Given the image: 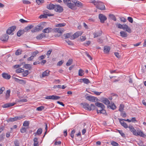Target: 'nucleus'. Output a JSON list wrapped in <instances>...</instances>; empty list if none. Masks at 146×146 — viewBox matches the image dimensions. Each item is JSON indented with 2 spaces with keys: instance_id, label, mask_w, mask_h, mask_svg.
<instances>
[{
  "instance_id": "f257e3e1",
  "label": "nucleus",
  "mask_w": 146,
  "mask_h": 146,
  "mask_svg": "<svg viewBox=\"0 0 146 146\" xmlns=\"http://www.w3.org/2000/svg\"><path fill=\"white\" fill-rule=\"evenodd\" d=\"M95 105L98 107L100 108V110L97 109V113H100L104 114L106 113V111L104 110L105 106L103 104L97 102L95 103Z\"/></svg>"
},
{
  "instance_id": "f03ea898",
  "label": "nucleus",
  "mask_w": 146,
  "mask_h": 146,
  "mask_svg": "<svg viewBox=\"0 0 146 146\" xmlns=\"http://www.w3.org/2000/svg\"><path fill=\"white\" fill-rule=\"evenodd\" d=\"M96 7L98 9L101 10H104L105 8L104 3L102 2H98V3L96 4Z\"/></svg>"
},
{
  "instance_id": "7ed1b4c3",
  "label": "nucleus",
  "mask_w": 146,
  "mask_h": 146,
  "mask_svg": "<svg viewBox=\"0 0 146 146\" xmlns=\"http://www.w3.org/2000/svg\"><path fill=\"white\" fill-rule=\"evenodd\" d=\"M60 98V96L55 95L47 96L45 97L46 99H50L53 100H58Z\"/></svg>"
},
{
  "instance_id": "20e7f679",
  "label": "nucleus",
  "mask_w": 146,
  "mask_h": 146,
  "mask_svg": "<svg viewBox=\"0 0 146 146\" xmlns=\"http://www.w3.org/2000/svg\"><path fill=\"white\" fill-rule=\"evenodd\" d=\"M82 33V31H77L72 36H71L70 39H74L75 38L78 37L80 36H81Z\"/></svg>"
},
{
  "instance_id": "39448f33",
  "label": "nucleus",
  "mask_w": 146,
  "mask_h": 146,
  "mask_svg": "<svg viewBox=\"0 0 146 146\" xmlns=\"http://www.w3.org/2000/svg\"><path fill=\"white\" fill-rule=\"evenodd\" d=\"M54 9L56 11L59 13L62 12L63 10L62 7L59 5H55Z\"/></svg>"
},
{
  "instance_id": "423d86ee",
  "label": "nucleus",
  "mask_w": 146,
  "mask_h": 146,
  "mask_svg": "<svg viewBox=\"0 0 146 146\" xmlns=\"http://www.w3.org/2000/svg\"><path fill=\"white\" fill-rule=\"evenodd\" d=\"M16 29V27L15 26H13L9 27L7 30L6 33L7 34L10 35Z\"/></svg>"
},
{
  "instance_id": "0eeeda50",
  "label": "nucleus",
  "mask_w": 146,
  "mask_h": 146,
  "mask_svg": "<svg viewBox=\"0 0 146 146\" xmlns=\"http://www.w3.org/2000/svg\"><path fill=\"white\" fill-rule=\"evenodd\" d=\"M99 18L101 22L102 23H104L105 21L107 19L105 15L102 14H99Z\"/></svg>"
},
{
  "instance_id": "6e6552de",
  "label": "nucleus",
  "mask_w": 146,
  "mask_h": 146,
  "mask_svg": "<svg viewBox=\"0 0 146 146\" xmlns=\"http://www.w3.org/2000/svg\"><path fill=\"white\" fill-rule=\"evenodd\" d=\"M81 105L83 106V107L85 110L89 111L91 110L89 104L86 103H83L81 104Z\"/></svg>"
},
{
  "instance_id": "1a4fd4ad",
  "label": "nucleus",
  "mask_w": 146,
  "mask_h": 146,
  "mask_svg": "<svg viewBox=\"0 0 146 146\" xmlns=\"http://www.w3.org/2000/svg\"><path fill=\"white\" fill-rule=\"evenodd\" d=\"M9 38V36L7 34L2 35L0 38V40L4 42L7 41Z\"/></svg>"
},
{
  "instance_id": "9d476101",
  "label": "nucleus",
  "mask_w": 146,
  "mask_h": 146,
  "mask_svg": "<svg viewBox=\"0 0 146 146\" xmlns=\"http://www.w3.org/2000/svg\"><path fill=\"white\" fill-rule=\"evenodd\" d=\"M53 30L55 33H58L60 34L62 33L64 31V29L61 28H54Z\"/></svg>"
},
{
  "instance_id": "9b49d317",
  "label": "nucleus",
  "mask_w": 146,
  "mask_h": 146,
  "mask_svg": "<svg viewBox=\"0 0 146 146\" xmlns=\"http://www.w3.org/2000/svg\"><path fill=\"white\" fill-rule=\"evenodd\" d=\"M74 2L75 4V6H76L79 7H82L83 6V3L79 1H75Z\"/></svg>"
},
{
  "instance_id": "f8f14e48",
  "label": "nucleus",
  "mask_w": 146,
  "mask_h": 146,
  "mask_svg": "<svg viewBox=\"0 0 146 146\" xmlns=\"http://www.w3.org/2000/svg\"><path fill=\"white\" fill-rule=\"evenodd\" d=\"M123 29L129 33H131V31L130 28L125 24H123Z\"/></svg>"
},
{
  "instance_id": "ddd939ff",
  "label": "nucleus",
  "mask_w": 146,
  "mask_h": 146,
  "mask_svg": "<svg viewBox=\"0 0 146 146\" xmlns=\"http://www.w3.org/2000/svg\"><path fill=\"white\" fill-rule=\"evenodd\" d=\"M2 76L3 78L7 80L10 79L11 77L10 75L5 72L2 73Z\"/></svg>"
},
{
  "instance_id": "4468645a",
  "label": "nucleus",
  "mask_w": 146,
  "mask_h": 146,
  "mask_svg": "<svg viewBox=\"0 0 146 146\" xmlns=\"http://www.w3.org/2000/svg\"><path fill=\"white\" fill-rule=\"evenodd\" d=\"M14 104H15L11 103H7L3 105L2 107L4 108H5L10 106H13L14 105Z\"/></svg>"
},
{
  "instance_id": "2eb2a0df",
  "label": "nucleus",
  "mask_w": 146,
  "mask_h": 146,
  "mask_svg": "<svg viewBox=\"0 0 146 146\" xmlns=\"http://www.w3.org/2000/svg\"><path fill=\"white\" fill-rule=\"evenodd\" d=\"M95 98L93 96H87L86 98L88 100L92 102H95Z\"/></svg>"
},
{
  "instance_id": "dca6fc26",
  "label": "nucleus",
  "mask_w": 146,
  "mask_h": 146,
  "mask_svg": "<svg viewBox=\"0 0 146 146\" xmlns=\"http://www.w3.org/2000/svg\"><path fill=\"white\" fill-rule=\"evenodd\" d=\"M134 135L136 136L139 135L143 137L145 136V134L141 131H139L137 132L136 131L135 134Z\"/></svg>"
},
{
  "instance_id": "f3484780",
  "label": "nucleus",
  "mask_w": 146,
  "mask_h": 146,
  "mask_svg": "<svg viewBox=\"0 0 146 146\" xmlns=\"http://www.w3.org/2000/svg\"><path fill=\"white\" fill-rule=\"evenodd\" d=\"M50 71L46 70L42 74V77H44L46 76H48L49 75Z\"/></svg>"
},
{
  "instance_id": "a211bd4d",
  "label": "nucleus",
  "mask_w": 146,
  "mask_h": 146,
  "mask_svg": "<svg viewBox=\"0 0 146 146\" xmlns=\"http://www.w3.org/2000/svg\"><path fill=\"white\" fill-rule=\"evenodd\" d=\"M52 29L51 28L48 27L46 28L42 31V32L44 33H48L51 32Z\"/></svg>"
},
{
  "instance_id": "6ab92c4d",
  "label": "nucleus",
  "mask_w": 146,
  "mask_h": 146,
  "mask_svg": "<svg viewBox=\"0 0 146 146\" xmlns=\"http://www.w3.org/2000/svg\"><path fill=\"white\" fill-rule=\"evenodd\" d=\"M128 127L129 128V130L134 135L135 134L136 131L133 127L131 125H130Z\"/></svg>"
},
{
  "instance_id": "aec40b11",
  "label": "nucleus",
  "mask_w": 146,
  "mask_h": 146,
  "mask_svg": "<svg viewBox=\"0 0 146 146\" xmlns=\"http://www.w3.org/2000/svg\"><path fill=\"white\" fill-rule=\"evenodd\" d=\"M55 5H53L52 4L50 3L49 5L46 6V8L48 9L51 10L54 9Z\"/></svg>"
},
{
  "instance_id": "412c9836",
  "label": "nucleus",
  "mask_w": 146,
  "mask_h": 146,
  "mask_svg": "<svg viewBox=\"0 0 146 146\" xmlns=\"http://www.w3.org/2000/svg\"><path fill=\"white\" fill-rule=\"evenodd\" d=\"M110 49V47L108 46H105L104 47V52L105 53H108Z\"/></svg>"
},
{
  "instance_id": "4be33fe9",
  "label": "nucleus",
  "mask_w": 146,
  "mask_h": 146,
  "mask_svg": "<svg viewBox=\"0 0 146 146\" xmlns=\"http://www.w3.org/2000/svg\"><path fill=\"white\" fill-rule=\"evenodd\" d=\"M67 6L69 8L71 9L72 10H74L75 9V4H74L71 3V2L70 3L68 4Z\"/></svg>"
},
{
  "instance_id": "5701e85b",
  "label": "nucleus",
  "mask_w": 146,
  "mask_h": 146,
  "mask_svg": "<svg viewBox=\"0 0 146 146\" xmlns=\"http://www.w3.org/2000/svg\"><path fill=\"white\" fill-rule=\"evenodd\" d=\"M120 34V36L123 37H126L127 36V33L125 31H121Z\"/></svg>"
},
{
  "instance_id": "b1692460",
  "label": "nucleus",
  "mask_w": 146,
  "mask_h": 146,
  "mask_svg": "<svg viewBox=\"0 0 146 146\" xmlns=\"http://www.w3.org/2000/svg\"><path fill=\"white\" fill-rule=\"evenodd\" d=\"M38 139L37 137H35L33 139V141L34 142V146H38Z\"/></svg>"
},
{
  "instance_id": "393cba45",
  "label": "nucleus",
  "mask_w": 146,
  "mask_h": 146,
  "mask_svg": "<svg viewBox=\"0 0 146 146\" xmlns=\"http://www.w3.org/2000/svg\"><path fill=\"white\" fill-rule=\"evenodd\" d=\"M45 36V35L42 33L36 36V38L37 39H42Z\"/></svg>"
},
{
  "instance_id": "a878e982",
  "label": "nucleus",
  "mask_w": 146,
  "mask_h": 146,
  "mask_svg": "<svg viewBox=\"0 0 146 146\" xmlns=\"http://www.w3.org/2000/svg\"><path fill=\"white\" fill-rule=\"evenodd\" d=\"M16 119V121L20 120L21 119H23V118L25 117V116L23 115H19L15 117Z\"/></svg>"
},
{
  "instance_id": "bb28decb",
  "label": "nucleus",
  "mask_w": 146,
  "mask_h": 146,
  "mask_svg": "<svg viewBox=\"0 0 146 146\" xmlns=\"http://www.w3.org/2000/svg\"><path fill=\"white\" fill-rule=\"evenodd\" d=\"M81 80H82V82L84 83L88 84L90 83V81L88 79L84 78L81 79Z\"/></svg>"
},
{
  "instance_id": "cd10ccee",
  "label": "nucleus",
  "mask_w": 146,
  "mask_h": 146,
  "mask_svg": "<svg viewBox=\"0 0 146 146\" xmlns=\"http://www.w3.org/2000/svg\"><path fill=\"white\" fill-rule=\"evenodd\" d=\"M11 91L10 90H8L7 91L5 95V99L7 100L10 96V93Z\"/></svg>"
},
{
  "instance_id": "c85d7f7f",
  "label": "nucleus",
  "mask_w": 146,
  "mask_h": 146,
  "mask_svg": "<svg viewBox=\"0 0 146 146\" xmlns=\"http://www.w3.org/2000/svg\"><path fill=\"white\" fill-rule=\"evenodd\" d=\"M102 102L106 105H108L110 104V101L109 100L106 98H104L102 100Z\"/></svg>"
},
{
  "instance_id": "c756f323",
  "label": "nucleus",
  "mask_w": 146,
  "mask_h": 146,
  "mask_svg": "<svg viewBox=\"0 0 146 146\" xmlns=\"http://www.w3.org/2000/svg\"><path fill=\"white\" fill-rule=\"evenodd\" d=\"M24 32L25 31L23 30H20L17 32V35L18 36H20L24 33Z\"/></svg>"
},
{
  "instance_id": "7c9ffc66",
  "label": "nucleus",
  "mask_w": 146,
  "mask_h": 146,
  "mask_svg": "<svg viewBox=\"0 0 146 146\" xmlns=\"http://www.w3.org/2000/svg\"><path fill=\"white\" fill-rule=\"evenodd\" d=\"M108 108H110L113 110H114L116 108V106L113 103L112 104L108 106Z\"/></svg>"
},
{
  "instance_id": "2f4dec72",
  "label": "nucleus",
  "mask_w": 146,
  "mask_h": 146,
  "mask_svg": "<svg viewBox=\"0 0 146 146\" xmlns=\"http://www.w3.org/2000/svg\"><path fill=\"white\" fill-rule=\"evenodd\" d=\"M33 26L32 25H30L27 26V27H25V31H27L28 30H29L33 28Z\"/></svg>"
},
{
  "instance_id": "473e14b6",
  "label": "nucleus",
  "mask_w": 146,
  "mask_h": 146,
  "mask_svg": "<svg viewBox=\"0 0 146 146\" xmlns=\"http://www.w3.org/2000/svg\"><path fill=\"white\" fill-rule=\"evenodd\" d=\"M42 131V129L41 128H39L38 129L36 132L35 133V134L36 135H40L41 134Z\"/></svg>"
},
{
  "instance_id": "72a5a7b5",
  "label": "nucleus",
  "mask_w": 146,
  "mask_h": 146,
  "mask_svg": "<svg viewBox=\"0 0 146 146\" xmlns=\"http://www.w3.org/2000/svg\"><path fill=\"white\" fill-rule=\"evenodd\" d=\"M64 36L65 37V38H71V34L70 33H68L66 34H64Z\"/></svg>"
},
{
  "instance_id": "f704fd0d",
  "label": "nucleus",
  "mask_w": 146,
  "mask_h": 146,
  "mask_svg": "<svg viewBox=\"0 0 146 146\" xmlns=\"http://www.w3.org/2000/svg\"><path fill=\"white\" fill-rule=\"evenodd\" d=\"M73 60L72 59H70L66 63V65L67 66H69L72 63Z\"/></svg>"
},
{
  "instance_id": "c9c22d12",
  "label": "nucleus",
  "mask_w": 146,
  "mask_h": 146,
  "mask_svg": "<svg viewBox=\"0 0 146 146\" xmlns=\"http://www.w3.org/2000/svg\"><path fill=\"white\" fill-rule=\"evenodd\" d=\"M38 29V26L37 25L31 30V31L33 33L39 31Z\"/></svg>"
},
{
  "instance_id": "e433bc0d",
  "label": "nucleus",
  "mask_w": 146,
  "mask_h": 146,
  "mask_svg": "<svg viewBox=\"0 0 146 146\" xmlns=\"http://www.w3.org/2000/svg\"><path fill=\"white\" fill-rule=\"evenodd\" d=\"M66 24L65 23H62L60 24H57L55 25V27H62L65 26Z\"/></svg>"
},
{
  "instance_id": "4c0bfd02",
  "label": "nucleus",
  "mask_w": 146,
  "mask_h": 146,
  "mask_svg": "<svg viewBox=\"0 0 146 146\" xmlns=\"http://www.w3.org/2000/svg\"><path fill=\"white\" fill-rule=\"evenodd\" d=\"M101 33L99 32L95 33H94V38L97 37L101 36Z\"/></svg>"
},
{
  "instance_id": "58836bf2",
  "label": "nucleus",
  "mask_w": 146,
  "mask_h": 146,
  "mask_svg": "<svg viewBox=\"0 0 146 146\" xmlns=\"http://www.w3.org/2000/svg\"><path fill=\"white\" fill-rule=\"evenodd\" d=\"M38 51L37 50H36V51L32 52V56L33 57H35L37 55V54H38Z\"/></svg>"
},
{
  "instance_id": "ea45409f",
  "label": "nucleus",
  "mask_w": 146,
  "mask_h": 146,
  "mask_svg": "<svg viewBox=\"0 0 146 146\" xmlns=\"http://www.w3.org/2000/svg\"><path fill=\"white\" fill-rule=\"evenodd\" d=\"M24 67L26 69H28L31 70V65L30 64H25L24 65Z\"/></svg>"
},
{
  "instance_id": "a19ab883",
  "label": "nucleus",
  "mask_w": 146,
  "mask_h": 146,
  "mask_svg": "<svg viewBox=\"0 0 146 146\" xmlns=\"http://www.w3.org/2000/svg\"><path fill=\"white\" fill-rule=\"evenodd\" d=\"M84 71L82 69H80L79 70L78 72V75L80 76H82L84 75Z\"/></svg>"
},
{
  "instance_id": "79ce46f5",
  "label": "nucleus",
  "mask_w": 146,
  "mask_h": 146,
  "mask_svg": "<svg viewBox=\"0 0 146 146\" xmlns=\"http://www.w3.org/2000/svg\"><path fill=\"white\" fill-rule=\"evenodd\" d=\"M124 105L123 104H120L119 109V111L122 112L124 110Z\"/></svg>"
},
{
  "instance_id": "37998d69",
  "label": "nucleus",
  "mask_w": 146,
  "mask_h": 146,
  "mask_svg": "<svg viewBox=\"0 0 146 146\" xmlns=\"http://www.w3.org/2000/svg\"><path fill=\"white\" fill-rule=\"evenodd\" d=\"M14 78L15 81L20 83H21L24 82V80H20L16 78Z\"/></svg>"
},
{
  "instance_id": "c03bdc74",
  "label": "nucleus",
  "mask_w": 146,
  "mask_h": 146,
  "mask_svg": "<svg viewBox=\"0 0 146 146\" xmlns=\"http://www.w3.org/2000/svg\"><path fill=\"white\" fill-rule=\"evenodd\" d=\"M115 25L117 26V27L118 28L120 29H123V24L122 25L120 23H116Z\"/></svg>"
},
{
  "instance_id": "a18cd8bd",
  "label": "nucleus",
  "mask_w": 146,
  "mask_h": 146,
  "mask_svg": "<svg viewBox=\"0 0 146 146\" xmlns=\"http://www.w3.org/2000/svg\"><path fill=\"white\" fill-rule=\"evenodd\" d=\"M109 17L112 20L115 21H116V18L112 14H110L109 15Z\"/></svg>"
},
{
  "instance_id": "49530a36",
  "label": "nucleus",
  "mask_w": 146,
  "mask_h": 146,
  "mask_svg": "<svg viewBox=\"0 0 146 146\" xmlns=\"http://www.w3.org/2000/svg\"><path fill=\"white\" fill-rule=\"evenodd\" d=\"M24 71L23 69L20 68L17 69L16 70V72L17 73H21L23 72Z\"/></svg>"
},
{
  "instance_id": "de8ad7c7",
  "label": "nucleus",
  "mask_w": 146,
  "mask_h": 146,
  "mask_svg": "<svg viewBox=\"0 0 146 146\" xmlns=\"http://www.w3.org/2000/svg\"><path fill=\"white\" fill-rule=\"evenodd\" d=\"M111 144L113 146H119V144L117 142L112 141L111 142Z\"/></svg>"
},
{
  "instance_id": "09e8293b",
  "label": "nucleus",
  "mask_w": 146,
  "mask_h": 146,
  "mask_svg": "<svg viewBox=\"0 0 146 146\" xmlns=\"http://www.w3.org/2000/svg\"><path fill=\"white\" fill-rule=\"evenodd\" d=\"M36 2L38 5H40L44 2V0H36Z\"/></svg>"
},
{
  "instance_id": "8fccbe9b",
  "label": "nucleus",
  "mask_w": 146,
  "mask_h": 146,
  "mask_svg": "<svg viewBox=\"0 0 146 146\" xmlns=\"http://www.w3.org/2000/svg\"><path fill=\"white\" fill-rule=\"evenodd\" d=\"M44 107L43 106H40L38 107L36 110L38 111H41L44 109Z\"/></svg>"
},
{
  "instance_id": "3c124183",
  "label": "nucleus",
  "mask_w": 146,
  "mask_h": 146,
  "mask_svg": "<svg viewBox=\"0 0 146 146\" xmlns=\"http://www.w3.org/2000/svg\"><path fill=\"white\" fill-rule=\"evenodd\" d=\"M23 73V76H27L29 74V71L28 70H26Z\"/></svg>"
},
{
  "instance_id": "603ef678",
  "label": "nucleus",
  "mask_w": 146,
  "mask_h": 146,
  "mask_svg": "<svg viewBox=\"0 0 146 146\" xmlns=\"http://www.w3.org/2000/svg\"><path fill=\"white\" fill-rule=\"evenodd\" d=\"M14 143L15 146H19V142L17 140H16L14 141Z\"/></svg>"
},
{
  "instance_id": "864d4df0",
  "label": "nucleus",
  "mask_w": 146,
  "mask_h": 146,
  "mask_svg": "<svg viewBox=\"0 0 146 146\" xmlns=\"http://www.w3.org/2000/svg\"><path fill=\"white\" fill-rule=\"evenodd\" d=\"M118 132L120 134L121 136L123 137H125V134L123 132V131L121 130H118Z\"/></svg>"
},
{
  "instance_id": "5fc2aeb1",
  "label": "nucleus",
  "mask_w": 146,
  "mask_h": 146,
  "mask_svg": "<svg viewBox=\"0 0 146 146\" xmlns=\"http://www.w3.org/2000/svg\"><path fill=\"white\" fill-rule=\"evenodd\" d=\"M29 125V121H25L23 123V125L25 126H28Z\"/></svg>"
},
{
  "instance_id": "6e6d98bb",
  "label": "nucleus",
  "mask_w": 146,
  "mask_h": 146,
  "mask_svg": "<svg viewBox=\"0 0 146 146\" xmlns=\"http://www.w3.org/2000/svg\"><path fill=\"white\" fill-rule=\"evenodd\" d=\"M40 18H47V15L46 14H44L43 15H41L40 16Z\"/></svg>"
},
{
  "instance_id": "4d7b16f0",
  "label": "nucleus",
  "mask_w": 146,
  "mask_h": 146,
  "mask_svg": "<svg viewBox=\"0 0 146 146\" xmlns=\"http://www.w3.org/2000/svg\"><path fill=\"white\" fill-rule=\"evenodd\" d=\"M63 2L65 4L67 5L68 4L70 3L71 1L70 0H63Z\"/></svg>"
},
{
  "instance_id": "13d9d810",
  "label": "nucleus",
  "mask_w": 146,
  "mask_h": 146,
  "mask_svg": "<svg viewBox=\"0 0 146 146\" xmlns=\"http://www.w3.org/2000/svg\"><path fill=\"white\" fill-rule=\"evenodd\" d=\"M75 130L74 129H73L72 130L70 133V136L72 139L74 138V134L75 133Z\"/></svg>"
},
{
  "instance_id": "bf43d9fd",
  "label": "nucleus",
  "mask_w": 146,
  "mask_h": 146,
  "mask_svg": "<svg viewBox=\"0 0 146 146\" xmlns=\"http://www.w3.org/2000/svg\"><path fill=\"white\" fill-rule=\"evenodd\" d=\"M5 135L4 134H2L0 135V141H2L3 140L4 137Z\"/></svg>"
},
{
  "instance_id": "052dcab7",
  "label": "nucleus",
  "mask_w": 146,
  "mask_h": 146,
  "mask_svg": "<svg viewBox=\"0 0 146 146\" xmlns=\"http://www.w3.org/2000/svg\"><path fill=\"white\" fill-rule=\"evenodd\" d=\"M23 2L24 4H29L31 3V2L27 0H23Z\"/></svg>"
},
{
  "instance_id": "680f3d73",
  "label": "nucleus",
  "mask_w": 146,
  "mask_h": 146,
  "mask_svg": "<svg viewBox=\"0 0 146 146\" xmlns=\"http://www.w3.org/2000/svg\"><path fill=\"white\" fill-rule=\"evenodd\" d=\"M38 29L39 31L42 30L44 28L43 26L42 25H38Z\"/></svg>"
},
{
  "instance_id": "e2e57ef3",
  "label": "nucleus",
  "mask_w": 146,
  "mask_h": 146,
  "mask_svg": "<svg viewBox=\"0 0 146 146\" xmlns=\"http://www.w3.org/2000/svg\"><path fill=\"white\" fill-rule=\"evenodd\" d=\"M26 129L25 127H22L21 129V132L22 133H24L26 132Z\"/></svg>"
},
{
  "instance_id": "0e129e2a",
  "label": "nucleus",
  "mask_w": 146,
  "mask_h": 146,
  "mask_svg": "<svg viewBox=\"0 0 146 146\" xmlns=\"http://www.w3.org/2000/svg\"><path fill=\"white\" fill-rule=\"evenodd\" d=\"M127 20L129 22L132 23L133 22V18L131 17H128L127 18Z\"/></svg>"
},
{
  "instance_id": "69168bd1",
  "label": "nucleus",
  "mask_w": 146,
  "mask_h": 146,
  "mask_svg": "<svg viewBox=\"0 0 146 146\" xmlns=\"http://www.w3.org/2000/svg\"><path fill=\"white\" fill-rule=\"evenodd\" d=\"M121 116L123 117H126L127 115L126 113L125 112H123L122 111L121 112Z\"/></svg>"
},
{
  "instance_id": "338daca9",
  "label": "nucleus",
  "mask_w": 146,
  "mask_h": 146,
  "mask_svg": "<svg viewBox=\"0 0 146 146\" xmlns=\"http://www.w3.org/2000/svg\"><path fill=\"white\" fill-rule=\"evenodd\" d=\"M9 121L11 122H13L15 121H16L15 117L13 118H10L9 119Z\"/></svg>"
},
{
  "instance_id": "774afa93",
  "label": "nucleus",
  "mask_w": 146,
  "mask_h": 146,
  "mask_svg": "<svg viewBox=\"0 0 146 146\" xmlns=\"http://www.w3.org/2000/svg\"><path fill=\"white\" fill-rule=\"evenodd\" d=\"M90 108L91 109V110H94L95 109V106L93 104H91L90 105Z\"/></svg>"
}]
</instances>
